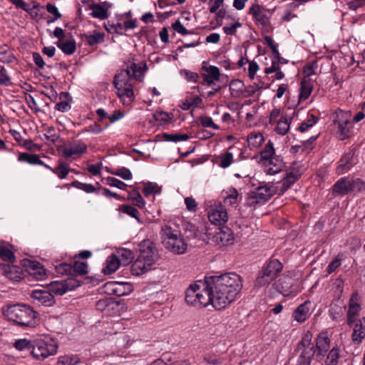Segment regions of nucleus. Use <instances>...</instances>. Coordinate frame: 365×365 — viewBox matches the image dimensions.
Listing matches in <instances>:
<instances>
[{
    "label": "nucleus",
    "mask_w": 365,
    "mask_h": 365,
    "mask_svg": "<svg viewBox=\"0 0 365 365\" xmlns=\"http://www.w3.org/2000/svg\"><path fill=\"white\" fill-rule=\"evenodd\" d=\"M210 304L222 310L234 302L242 288V279L235 272L212 276L207 279Z\"/></svg>",
    "instance_id": "1"
},
{
    "label": "nucleus",
    "mask_w": 365,
    "mask_h": 365,
    "mask_svg": "<svg viewBox=\"0 0 365 365\" xmlns=\"http://www.w3.org/2000/svg\"><path fill=\"white\" fill-rule=\"evenodd\" d=\"M142 68L132 63L125 70H123L115 76L114 86L117 89V95L122 103L125 106H130L135 101L133 86L130 78L141 80Z\"/></svg>",
    "instance_id": "2"
},
{
    "label": "nucleus",
    "mask_w": 365,
    "mask_h": 365,
    "mask_svg": "<svg viewBox=\"0 0 365 365\" xmlns=\"http://www.w3.org/2000/svg\"><path fill=\"white\" fill-rule=\"evenodd\" d=\"M302 173V166L299 163H293L289 168L286 170L282 180L278 182L279 185L276 187L269 184L260 185L253 192V197L255 202L262 203L268 200L276 192V188L284 192L293 185Z\"/></svg>",
    "instance_id": "3"
},
{
    "label": "nucleus",
    "mask_w": 365,
    "mask_h": 365,
    "mask_svg": "<svg viewBox=\"0 0 365 365\" xmlns=\"http://www.w3.org/2000/svg\"><path fill=\"white\" fill-rule=\"evenodd\" d=\"M140 254L131 266L133 275H141L153 269L159 259L155 245L149 240H143L139 245Z\"/></svg>",
    "instance_id": "4"
},
{
    "label": "nucleus",
    "mask_w": 365,
    "mask_h": 365,
    "mask_svg": "<svg viewBox=\"0 0 365 365\" xmlns=\"http://www.w3.org/2000/svg\"><path fill=\"white\" fill-rule=\"evenodd\" d=\"M37 359H44L57 353L58 344L49 336H43L36 339L33 342L24 339V350Z\"/></svg>",
    "instance_id": "5"
},
{
    "label": "nucleus",
    "mask_w": 365,
    "mask_h": 365,
    "mask_svg": "<svg viewBox=\"0 0 365 365\" xmlns=\"http://www.w3.org/2000/svg\"><path fill=\"white\" fill-rule=\"evenodd\" d=\"M336 136L341 140L349 138L353 133L354 124L349 110L336 109L331 115Z\"/></svg>",
    "instance_id": "6"
},
{
    "label": "nucleus",
    "mask_w": 365,
    "mask_h": 365,
    "mask_svg": "<svg viewBox=\"0 0 365 365\" xmlns=\"http://www.w3.org/2000/svg\"><path fill=\"white\" fill-rule=\"evenodd\" d=\"M260 161L264 165V171L267 175H276L284 168V163L281 158L275 154L274 143L270 140L260 151Z\"/></svg>",
    "instance_id": "7"
},
{
    "label": "nucleus",
    "mask_w": 365,
    "mask_h": 365,
    "mask_svg": "<svg viewBox=\"0 0 365 365\" xmlns=\"http://www.w3.org/2000/svg\"><path fill=\"white\" fill-rule=\"evenodd\" d=\"M185 301L196 307H205L210 304L207 280L197 281L186 290Z\"/></svg>",
    "instance_id": "8"
},
{
    "label": "nucleus",
    "mask_w": 365,
    "mask_h": 365,
    "mask_svg": "<svg viewBox=\"0 0 365 365\" xmlns=\"http://www.w3.org/2000/svg\"><path fill=\"white\" fill-rule=\"evenodd\" d=\"M160 235L165 247L172 252L180 255L187 250V245L179 230L165 225L162 227Z\"/></svg>",
    "instance_id": "9"
},
{
    "label": "nucleus",
    "mask_w": 365,
    "mask_h": 365,
    "mask_svg": "<svg viewBox=\"0 0 365 365\" xmlns=\"http://www.w3.org/2000/svg\"><path fill=\"white\" fill-rule=\"evenodd\" d=\"M282 267V264L278 259L270 260L259 272L255 282V286L257 287L268 286L277 277Z\"/></svg>",
    "instance_id": "10"
},
{
    "label": "nucleus",
    "mask_w": 365,
    "mask_h": 365,
    "mask_svg": "<svg viewBox=\"0 0 365 365\" xmlns=\"http://www.w3.org/2000/svg\"><path fill=\"white\" fill-rule=\"evenodd\" d=\"M312 334L307 331L298 344L297 349L300 351L296 365H310L316 353L314 344L312 342Z\"/></svg>",
    "instance_id": "11"
},
{
    "label": "nucleus",
    "mask_w": 365,
    "mask_h": 365,
    "mask_svg": "<svg viewBox=\"0 0 365 365\" xmlns=\"http://www.w3.org/2000/svg\"><path fill=\"white\" fill-rule=\"evenodd\" d=\"M24 269L28 273L27 276L24 275V282L31 281V278L42 281L48 277L46 269L36 261L24 259Z\"/></svg>",
    "instance_id": "12"
},
{
    "label": "nucleus",
    "mask_w": 365,
    "mask_h": 365,
    "mask_svg": "<svg viewBox=\"0 0 365 365\" xmlns=\"http://www.w3.org/2000/svg\"><path fill=\"white\" fill-rule=\"evenodd\" d=\"M87 150L86 144L81 140H76L65 145L62 150V155L66 158L76 159Z\"/></svg>",
    "instance_id": "13"
},
{
    "label": "nucleus",
    "mask_w": 365,
    "mask_h": 365,
    "mask_svg": "<svg viewBox=\"0 0 365 365\" xmlns=\"http://www.w3.org/2000/svg\"><path fill=\"white\" fill-rule=\"evenodd\" d=\"M347 324L352 329L353 343L359 344L365 338V317L347 322Z\"/></svg>",
    "instance_id": "14"
},
{
    "label": "nucleus",
    "mask_w": 365,
    "mask_h": 365,
    "mask_svg": "<svg viewBox=\"0 0 365 365\" xmlns=\"http://www.w3.org/2000/svg\"><path fill=\"white\" fill-rule=\"evenodd\" d=\"M79 286V283L73 279H68L62 281H54L50 283V292H53L57 295H63L68 291L73 289L75 287Z\"/></svg>",
    "instance_id": "15"
},
{
    "label": "nucleus",
    "mask_w": 365,
    "mask_h": 365,
    "mask_svg": "<svg viewBox=\"0 0 365 365\" xmlns=\"http://www.w3.org/2000/svg\"><path fill=\"white\" fill-rule=\"evenodd\" d=\"M3 313L9 320L18 324H23V305L21 304H9L3 309Z\"/></svg>",
    "instance_id": "16"
},
{
    "label": "nucleus",
    "mask_w": 365,
    "mask_h": 365,
    "mask_svg": "<svg viewBox=\"0 0 365 365\" xmlns=\"http://www.w3.org/2000/svg\"><path fill=\"white\" fill-rule=\"evenodd\" d=\"M267 12L272 13L270 10L257 4L252 5L249 9V14L252 16L255 21L262 26L268 25L269 23L270 16L267 15Z\"/></svg>",
    "instance_id": "17"
},
{
    "label": "nucleus",
    "mask_w": 365,
    "mask_h": 365,
    "mask_svg": "<svg viewBox=\"0 0 365 365\" xmlns=\"http://www.w3.org/2000/svg\"><path fill=\"white\" fill-rule=\"evenodd\" d=\"M208 219L213 225H222L227 222L228 215L225 208L222 205H219L210 210Z\"/></svg>",
    "instance_id": "18"
},
{
    "label": "nucleus",
    "mask_w": 365,
    "mask_h": 365,
    "mask_svg": "<svg viewBox=\"0 0 365 365\" xmlns=\"http://www.w3.org/2000/svg\"><path fill=\"white\" fill-rule=\"evenodd\" d=\"M34 303L38 305L50 307L54 303V297L50 292L35 289L30 294Z\"/></svg>",
    "instance_id": "19"
},
{
    "label": "nucleus",
    "mask_w": 365,
    "mask_h": 365,
    "mask_svg": "<svg viewBox=\"0 0 365 365\" xmlns=\"http://www.w3.org/2000/svg\"><path fill=\"white\" fill-rule=\"evenodd\" d=\"M361 297L357 292L352 294L349 302L347 312V322L359 319L356 318L361 311Z\"/></svg>",
    "instance_id": "20"
},
{
    "label": "nucleus",
    "mask_w": 365,
    "mask_h": 365,
    "mask_svg": "<svg viewBox=\"0 0 365 365\" xmlns=\"http://www.w3.org/2000/svg\"><path fill=\"white\" fill-rule=\"evenodd\" d=\"M330 339L327 332H321L316 339L317 359L321 361L324 354L329 350Z\"/></svg>",
    "instance_id": "21"
},
{
    "label": "nucleus",
    "mask_w": 365,
    "mask_h": 365,
    "mask_svg": "<svg viewBox=\"0 0 365 365\" xmlns=\"http://www.w3.org/2000/svg\"><path fill=\"white\" fill-rule=\"evenodd\" d=\"M202 69L205 71L202 73L203 81L209 86L215 84V82L220 80V70L215 66H202Z\"/></svg>",
    "instance_id": "22"
},
{
    "label": "nucleus",
    "mask_w": 365,
    "mask_h": 365,
    "mask_svg": "<svg viewBox=\"0 0 365 365\" xmlns=\"http://www.w3.org/2000/svg\"><path fill=\"white\" fill-rule=\"evenodd\" d=\"M215 241L223 246H227L233 244L234 236L230 229L227 227H223L219 229L214 236Z\"/></svg>",
    "instance_id": "23"
},
{
    "label": "nucleus",
    "mask_w": 365,
    "mask_h": 365,
    "mask_svg": "<svg viewBox=\"0 0 365 365\" xmlns=\"http://www.w3.org/2000/svg\"><path fill=\"white\" fill-rule=\"evenodd\" d=\"M202 103V99L197 95H188L179 102V107L183 110L199 108Z\"/></svg>",
    "instance_id": "24"
},
{
    "label": "nucleus",
    "mask_w": 365,
    "mask_h": 365,
    "mask_svg": "<svg viewBox=\"0 0 365 365\" xmlns=\"http://www.w3.org/2000/svg\"><path fill=\"white\" fill-rule=\"evenodd\" d=\"M354 163L352 153L349 152L344 154L339 160V165L336 168V174L339 175L348 172Z\"/></svg>",
    "instance_id": "25"
},
{
    "label": "nucleus",
    "mask_w": 365,
    "mask_h": 365,
    "mask_svg": "<svg viewBox=\"0 0 365 365\" xmlns=\"http://www.w3.org/2000/svg\"><path fill=\"white\" fill-rule=\"evenodd\" d=\"M334 194L345 195L351 192L350 178L344 177L338 180L332 187Z\"/></svg>",
    "instance_id": "26"
},
{
    "label": "nucleus",
    "mask_w": 365,
    "mask_h": 365,
    "mask_svg": "<svg viewBox=\"0 0 365 365\" xmlns=\"http://www.w3.org/2000/svg\"><path fill=\"white\" fill-rule=\"evenodd\" d=\"M106 2L103 4H93L89 5V9L91 11V16L93 18L104 20L108 17L109 6H106Z\"/></svg>",
    "instance_id": "27"
},
{
    "label": "nucleus",
    "mask_w": 365,
    "mask_h": 365,
    "mask_svg": "<svg viewBox=\"0 0 365 365\" xmlns=\"http://www.w3.org/2000/svg\"><path fill=\"white\" fill-rule=\"evenodd\" d=\"M310 302L305 301L303 304H300L294 311L293 317L294 319L299 322H304L310 315Z\"/></svg>",
    "instance_id": "28"
},
{
    "label": "nucleus",
    "mask_w": 365,
    "mask_h": 365,
    "mask_svg": "<svg viewBox=\"0 0 365 365\" xmlns=\"http://www.w3.org/2000/svg\"><path fill=\"white\" fill-rule=\"evenodd\" d=\"M264 140V137L260 132H251L247 137V143L250 150L259 148Z\"/></svg>",
    "instance_id": "29"
},
{
    "label": "nucleus",
    "mask_w": 365,
    "mask_h": 365,
    "mask_svg": "<svg viewBox=\"0 0 365 365\" xmlns=\"http://www.w3.org/2000/svg\"><path fill=\"white\" fill-rule=\"evenodd\" d=\"M38 323L37 313L24 304V327H34Z\"/></svg>",
    "instance_id": "30"
},
{
    "label": "nucleus",
    "mask_w": 365,
    "mask_h": 365,
    "mask_svg": "<svg viewBox=\"0 0 365 365\" xmlns=\"http://www.w3.org/2000/svg\"><path fill=\"white\" fill-rule=\"evenodd\" d=\"M224 203L227 205H235L239 202L240 195L234 187H229L222 192Z\"/></svg>",
    "instance_id": "31"
},
{
    "label": "nucleus",
    "mask_w": 365,
    "mask_h": 365,
    "mask_svg": "<svg viewBox=\"0 0 365 365\" xmlns=\"http://www.w3.org/2000/svg\"><path fill=\"white\" fill-rule=\"evenodd\" d=\"M122 264L120 258L116 255H111L108 257L106 261V266L103 271L106 274H112L115 272Z\"/></svg>",
    "instance_id": "32"
},
{
    "label": "nucleus",
    "mask_w": 365,
    "mask_h": 365,
    "mask_svg": "<svg viewBox=\"0 0 365 365\" xmlns=\"http://www.w3.org/2000/svg\"><path fill=\"white\" fill-rule=\"evenodd\" d=\"M313 90V83L309 79L304 78L301 81L300 92L299 95V101H303L310 96Z\"/></svg>",
    "instance_id": "33"
},
{
    "label": "nucleus",
    "mask_w": 365,
    "mask_h": 365,
    "mask_svg": "<svg viewBox=\"0 0 365 365\" xmlns=\"http://www.w3.org/2000/svg\"><path fill=\"white\" fill-rule=\"evenodd\" d=\"M230 90L232 96L234 98H239L245 96V86L242 81L235 79L231 81L230 83Z\"/></svg>",
    "instance_id": "34"
},
{
    "label": "nucleus",
    "mask_w": 365,
    "mask_h": 365,
    "mask_svg": "<svg viewBox=\"0 0 365 365\" xmlns=\"http://www.w3.org/2000/svg\"><path fill=\"white\" fill-rule=\"evenodd\" d=\"M277 287L280 293L284 295H289L294 291L292 289L293 285V279L291 277H284L278 281V284H276Z\"/></svg>",
    "instance_id": "35"
},
{
    "label": "nucleus",
    "mask_w": 365,
    "mask_h": 365,
    "mask_svg": "<svg viewBox=\"0 0 365 365\" xmlns=\"http://www.w3.org/2000/svg\"><path fill=\"white\" fill-rule=\"evenodd\" d=\"M272 54L274 59L272 61V65L271 66L266 68L264 71L265 73L267 74H269L280 70L279 63L284 61V59L280 57V54L276 46H273Z\"/></svg>",
    "instance_id": "36"
},
{
    "label": "nucleus",
    "mask_w": 365,
    "mask_h": 365,
    "mask_svg": "<svg viewBox=\"0 0 365 365\" xmlns=\"http://www.w3.org/2000/svg\"><path fill=\"white\" fill-rule=\"evenodd\" d=\"M57 46L66 54L71 55L76 51V46L74 39H68L66 41H58Z\"/></svg>",
    "instance_id": "37"
},
{
    "label": "nucleus",
    "mask_w": 365,
    "mask_h": 365,
    "mask_svg": "<svg viewBox=\"0 0 365 365\" xmlns=\"http://www.w3.org/2000/svg\"><path fill=\"white\" fill-rule=\"evenodd\" d=\"M105 34L103 32L94 31L92 34H85V40L88 45L93 46L104 41Z\"/></svg>",
    "instance_id": "38"
},
{
    "label": "nucleus",
    "mask_w": 365,
    "mask_h": 365,
    "mask_svg": "<svg viewBox=\"0 0 365 365\" xmlns=\"http://www.w3.org/2000/svg\"><path fill=\"white\" fill-rule=\"evenodd\" d=\"M71 170H72L70 169L69 165L66 163L59 161L58 165L52 170V172L60 179H65Z\"/></svg>",
    "instance_id": "39"
},
{
    "label": "nucleus",
    "mask_w": 365,
    "mask_h": 365,
    "mask_svg": "<svg viewBox=\"0 0 365 365\" xmlns=\"http://www.w3.org/2000/svg\"><path fill=\"white\" fill-rule=\"evenodd\" d=\"M23 269L16 266H9V269L6 272L7 278L14 282H19L21 279Z\"/></svg>",
    "instance_id": "40"
},
{
    "label": "nucleus",
    "mask_w": 365,
    "mask_h": 365,
    "mask_svg": "<svg viewBox=\"0 0 365 365\" xmlns=\"http://www.w3.org/2000/svg\"><path fill=\"white\" fill-rule=\"evenodd\" d=\"M217 159L219 160V166L222 168H227L233 162V154L227 150L225 153H221Z\"/></svg>",
    "instance_id": "41"
},
{
    "label": "nucleus",
    "mask_w": 365,
    "mask_h": 365,
    "mask_svg": "<svg viewBox=\"0 0 365 365\" xmlns=\"http://www.w3.org/2000/svg\"><path fill=\"white\" fill-rule=\"evenodd\" d=\"M318 120V117L314 114H309L307 118L300 124L298 130L300 132L304 133L310 128L313 127V125L317 123Z\"/></svg>",
    "instance_id": "42"
},
{
    "label": "nucleus",
    "mask_w": 365,
    "mask_h": 365,
    "mask_svg": "<svg viewBox=\"0 0 365 365\" xmlns=\"http://www.w3.org/2000/svg\"><path fill=\"white\" fill-rule=\"evenodd\" d=\"M339 357V349L338 347H333L327 356L325 360L326 365H337Z\"/></svg>",
    "instance_id": "43"
},
{
    "label": "nucleus",
    "mask_w": 365,
    "mask_h": 365,
    "mask_svg": "<svg viewBox=\"0 0 365 365\" xmlns=\"http://www.w3.org/2000/svg\"><path fill=\"white\" fill-rule=\"evenodd\" d=\"M291 123V118L287 117H282L278 122L276 126V131L280 135H285L289 129Z\"/></svg>",
    "instance_id": "44"
},
{
    "label": "nucleus",
    "mask_w": 365,
    "mask_h": 365,
    "mask_svg": "<svg viewBox=\"0 0 365 365\" xmlns=\"http://www.w3.org/2000/svg\"><path fill=\"white\" fill-rule=\"evenodd\" d=\"M128 199L131 200L133 205L139 208H144L145 202L138 191L133 190L128 195Z\"/></svg>",
    "instance_id": "45"
},
{
    "label": "nucleus",
    "mask_w": 365,
    "mask_h": 365,
    "mask_svg": "<svg viewBox=\"0 0 365 365\" xmlns=\"http://www.w3.org/2000/svg\"><path fill=\"white\" fill-rule=\"evenodd\" d=\"M119 210L135 218L138 222L142 223L139 217L140 213L136 208L128 205H122L119 207Z\"/></svg>",
    "instance_id": "46"
},
{
    "label": "nucleus",
    "mask_w": 365,
    "mask_h": 365,
    "mask_svg": "<svg viewBox=\"0 0 365 365\" xmlns=\"http://www.w3.org/2000/svg\"><path fill=\"white\" fill-rule=\"evenodd\" d=\"M161 188L155 182H148L144 184L143 192L144 195L148 197L151 194H160Z\"/></svg>",
    "instance_id": "47"
},
{
    "label": "nucleus",
    "mask_w": 365,
    "mask_h": 365,
    "mask_svg": "<svg viewBox=\"0 0 365 365\" xmlns=\"http://www.w3.org/2000/svg\"><path fill=\"white\" fill-rule=\"evenodd\" d=\"M58 363L62 365H77L81 363V359L76 354L65 355L58 358Z\"/></svg>",
    "instance_id": "48"
},
{
    "label": "nucleus",
    "mask_w": 365,
    "mask_h": 365,
    "mask_svg": "<svg viewBox=\"0 0 365 365\" xmlns=\"http://www.w3.org/2000/svg\"><path fill=\"white\" fill-rule=\"evenodd\" d=\"M112 175H117L125 180H129L132 179L133 175L130 170L125 167L116 168L113 170L109 171Z\"/></svg>",
    "instance_id": "49"
},
{
    "label": "nucleus",
    "mask_w": 365,
    "mask_h": 365,
    "mask_svg": "<svg viewBox=\"0 0 365 365\" xmlns=\"http://www.w3.org/2000/svg\"><path fill=\"white\" fill-rule=\"evenodd\" d=\"M117 257L120 258L122 265H127L133 258V252L126 249H123L117 252Z\"/></svg>",
    "instance_id": "50"
},
{
    "label": "nucleus",
    "mask_w": 365,
    "mask_h": 365,
    "mask_svg": "<svg viewBox=\"0 0 365 365\" xmlns=\"http://www.w3.org/2000/svg\"><path fill=\"white\" fill-rule=\"evenodd\" d=\"M72 187L77 189L81 190L87 193H93L96 191V187L89 183L81 182L78 180H75L71 183Z\"/></svg>",
    "instance_id": "51"
},
{
    "label": "nucleus",
    "mask_w": 365,
    "mask_h": 365,
    "mask_svg": "<svg viewBox=\"0 0 365 365\" xmlns=\"http://www.w3.org/2000/svg\"><path fill=\"white\" fill-rule=\"evenodd\" d=\"M103 180H104L108 185L117 187L122 190H125L127 187V185L125 182L113 177H107L103 179Z\"/></svg>",
    "instance_id": "52"
},
{
    "label": "nucleus",
    "mask_w": 365,
    "mask_h": 365,
    "mask_svg": "<svg viewBox=\"0 0 365 365\" xmlns=\"http://www.w3.org/2000/svg\"><path fill=\"white\" fill-rule=\"evenodd\" d=\"M47 143L55 144L59 139V135L58 132L53 127H49L46 130L44 134Z\"/></svg>",
    "instance_id": "53"
},
{
    "label": "nucleus",
    "mask_w": 365,
    "mask_h": 365,
    "mask_svg": "<svg viewBox=\"0 0 365 365\" xmlns=\"http://www.w3.org/2000/svg\"><path fill=\"white\" fill-rule=\"evenodd\" d=\"M351 192L365 190V182L360 178H350Z\"/></svg>",
    "instance_id": "54"
},
{
    "label": "nucleus",
    "mask_w": 365,
    "mask_h": 365,
    "mask_svg": "<svg viewBox=\"0 0 365 365\" xmlns=\"http://www.w3.org/2000/svg\"><path fill=\"white\" fill-rule=\"evenodd\" d=\"M0 257L8 262H12L14 259V255L12 251L6 246L0 245Z\"/></svg>",
    "instance_id": "55"
},
{
    "label": "nucleus",
    "mask_w": 365,
    "mask_h": 365,
    "mask_svg": "<svg viewBox=\"0 0 365 365\" xmlns=\"http://www.w3.org/2000/svg\"><path fill=\"white\" fill-rule=\"evenodd\" d=\"M180 73L181 76H182L189 82L197 83L200 78V76L197 73L192 72L189 70H180Z\"/></svg>",
    "instance_id": "56"
},
{
    "label": "nucleus",
    "mask_w": 365,
    "mask_h": 365,
    "mask_svg": "<svg viewBox=\"0 0 365 365\" xmlns=\"http://www.w3.org/2000/svg\"><path fill=\"white\" fill-rule=\"evenodd\" d=\"M201 125L204 128H212L215 130H219L220 127L214 123L212 118L207 115H203L199 118Z\"/></svg>",
    "instance_id": "57"
},
{
    "label": "nucleus",
    "mask_w": 365,
    "mask_h": 365,
    "mask_svg": "<svg viewBox=\"0 0 365 365\" xmlns=\"http://www.w3.org/2000/svg\"><path fill=\"white\" fill-rule=\"evenodd\" d=\"M164 138L167 141L172 142H179V141H185L190 138V137L187 134H164Z\"/></svg>",
    "instance_id": "58"
},
{
    "label": "nucleus",
    "mask_w": 365,
    "mask_h": 365,
    "mask_svg": "<svg viewBox=\"0 0 365 365\" xmlns=\"http://www.w3.org/2000/svg\"><path fill=\"white\" fill-rule=\"evenodd\" d=\"M55 269L56 272L61 275L71 274L73 271L72 265L68 263H60L56 265Z\"/></svg>",
    "instance_id": "59"
},
{
    "label": "nucleus",
    "mask_w": 365,
    "mask_h": 365,
    "mask_svg": "<svg viewBox=\"0 0 365 365\" xmlns=\"http://www.w3.org/2000/svg\"><path fill=\"white\" fill-rule=\"evenodd\" d=\"M73 267V271L78 274H85L88 272V264L85 262L75 261Z\"/></svg>",
    "instance_id": "60"
},
{
    "label": "nucleus",
    "mask_w": 365,
    "mask_h": 365,
    "mask_svg": "<svg viewBox=\"0 0 365 365\" xmlns=\"http://www.w3.org/2000/svg\"><path fill=\"white\" fill-rule=\"evenodd\" d=\"M24 162L31 165H43L39 155L27 153H24Z\"/></svg>",
    "instance_id": "61"
},
{
    "label": "nucleus",
    "mask_w": 365,
    "mask_h": 365,
    "mask_svg": "<svg viewBox=\"0 0 365 365\" xmlns=\"http://www.w3.org/2000/svg\"><path fill=\"white\" fill-rule=\"evenodd\" d=\"M172 28L177 33L183 36L193 34L192 31H188L180 21H176L172 24Z\"/></svg>",
    "instance_id": "62"
},
{
    "label": "nucleus",
    "mask_w": 365,
    "mask_h": 365,
    "mask_svg": "<svg viewBox=\"0 0 365 365\" xmlns=\"http://www.w3.org/2000/svg\"><path fill=\"white\" fill-rule=\"evenodd\" d=\"M156 120L160 122H169L173 118V115L164 111L156 112L154 115Z\"/></svg>",
    "instance_id": "63"
},
{
    "label": "nucleus",
    "mask_w": 365,
    "mask_h": 365,
    "mask_svg": "<svg viewBox=\"0 0 365 365\" xmlns=\"http://www.w3.org/2000/svg\"><path fill=\"white\" fill-rule=\"evenodd\" d=\"M241 26V23L235 22L232 24L225 26L222 29L227 35H234L236 33L237 29Z\"/></svg>",
    "instance_id": "64"
}]
</instances>
